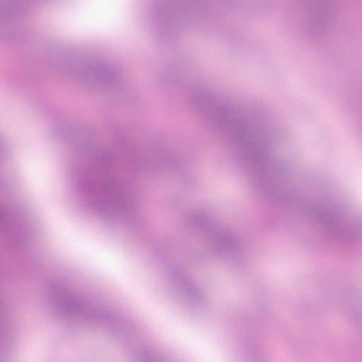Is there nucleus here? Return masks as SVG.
I'll return each mask as SVG.
<instances>
[{
  "mask_svg": "<svg viewBox=\"0 0 362 362\" xmlns=\"http://www.w3.org/2000/svg\"><path fill=\"white\" fill-rule=\"evenodd\" d=\"M214 246L218 250L229 248L231 246L230 238L227 235H221L214 240Z\"/></svg>",
  "mask_w": 362,
  "mask_h": 362,
  "instance_id": "1",
  "label": "nucleus"
},
{
  "mask_svg": "<svg viewBox=\"0 0 362 362\" xmlns=\"http://www.w3.org/2000/svg\"><path fill=\"white\" fill-rule=\"evenodd\" d=\"M64 308H65L66 311H67V312H72V311L75 312V311H78L80 310L81 305H79L75 302H68V303H65Z\"/></svg>",
  "mask_w": 362,
  "mask_h": 362,
  "instance_id": "2",
  "label": "nucleus"
},
{
  "mask_svg": "<svg viewBox=\"0 0 362 362\" xmlns=\"http://www.w3.org/2000/svg\"><path fill=\"white\" fill-rule=\"evenodd\" d=\"M107 77L106 71H104L103 74H100V78L102 80L105 81Z\"/></svg>",
  "mask_w": 362,
  "mask_h": 362,
  "instance_id": "3",
  "label": "nucleus"
}]
</instances>
